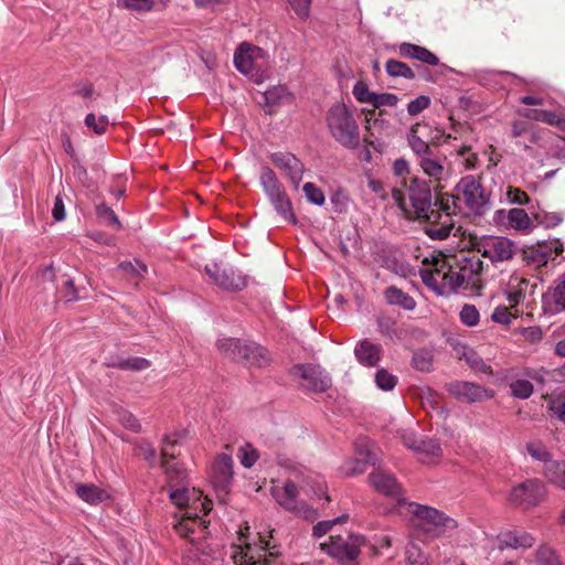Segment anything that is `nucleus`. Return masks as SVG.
Listing matches in <instances>:
<instances>
[{"label": "nucleus", "mask_w": 565, "mask_h": 565, "mask_svg": "<svg viewBox=\"0 0 565 565\" xmlns=\"http://www.w3.org/2000/svg\"><path fill=\"white\" fill-rule=\"evenodd\" d=\"M299 491H311L316 495H326V482L321 475L308 470L306 467L285 461V511L292 513L296 518L313 522L318 518L317 511L305 501L298 500Z\"/></svg>", "instance_id": "1"}, {"label": "nucleus", "mask_w": 565, "mask_h": 565, "mask_svg": "<svg viewBox=\"0 0 565 565\" xmlns=\"http://www.w3.org/2000/svg\"><path fill=\"white\" fill-rule=\"evenodd\" d=\"M392 199L408 218L427 220L434 223L437 217H443L431 209V189L423 179L414 178L411 180L408 202L405 194L397 189L392 190Z\"/></svg>", "instance_id": "2"}, {"label": "nucleus", "mask_w": 565, "mask_h": 565, "mask_svg": "<svg viewBox=\"0 0 565 565\" xmlns=\"http://www.w3.org/2000/svg\"><path fill=\"white\" fill-rule=\"evenodd\" d=\"M326 124L331 137L343 148L360 146V129L352 109L343 103H335L326 114Z\"/></svg>", "instance_id": "3"}, {"label": "nucleus", "mask_w": 565, "mask_h": 565, "mask_svg": "<svg viewBox=\"0 0 565 565\" xmlns=\"http://www.w3.org/2000/svg\"><path fill=\"white\" fill-rule=\"evenodd\" d=\"M398 504L401 509H405L414 515L415 526L431 537L447 535L458 525L456 520L435 508L401 500H398Z\"/></svg>", "instance_id": "4"}, {"label": "nucleus", "mask_w": 565, "mask_h": 565, "mask_svg": "<svg viewBox=\"0 0 565 565\" xmlns=\"http://www.w3.org/2000/svg\"><path fill=\"white\" fill-rule=\"evenodd\" d=\"M216 347L224 356L244 366L263 367L269 362L267 350L255 342L226 338L218 340Z\"/></svg>", "instance_id": "5"}, {"label": "nucleus", "mask_w": 565, "mask_h": 565, "mask_svg": "<svg viewBox=\"0 0 565 565\" xmlns=\"http://www.w3.org/2000/svg\"><path fill=\"white\" fill-rule=\"evenodd\" d=\"M455 290L478 291L483 287V262L477 255L460 253L451 259Z\"/></svg>", "instance_id": "6"}, {"label": "nucleus", "mask_w": 565, "mask_h": 565, "mask_svg": "<svg viewBox=\"0 0 565 565\" xmlns=\"http://www.w3.org/2000/svg\"><path fill=\"white\" fill-rule=\"evenodd\" d=\"M423 282L438 295L455 291L452 264L446 258H434L431 266L420 269Z\"/></svg>", "instance_id": "7"}, {"label": "nucleus", "mask_w": 565, "mask_h": 565, "mask_svg": "<svg viewBox=\"0 0 565 565\" xmlns=\"http://www.w3.org/2000/svg\"><path fill=\"white\" fill-rule=\"evenodd\" d=\"M547 497L546 484L539 478H531L515 484L508 497L511 504L523 510L532 509Z\"/></svg>", "instance_id": "8"}, {"label": "nucleus", "mask_w": 565, "mask_h": 565, "mask_svg": "<svg viewBox=\"0 0 565 565\" xmlns=\"http://www.w3.org/2000/svg\"><path fill=\"white\" fill-rule=\"evenodd\" d=\"M290 376L299 382L302 390L311 393H324L331 385L329 373L317 364H297L290 370Z\"/></svg>", "instance_id": "9"}, {"label": "nucleus", "mask_w": 565, "mask_h": 565, "mask_svg": "<svg viewBox=\"0 0 565 565\" xmlns=\"http://www.w3.org/2000/svg\"><path fill=\"white\" fill-rule=\"evenodd\" d=\"M473 248L491 263H503L512 259L518 245L504 236H482L473 243Z\"/></svg>", "instance_id": "10"}, {"label": "nucleus", "mask_w": 565, "mask_h": 565, "mask_svg": "<svg viewBox=\"0 0 565 565\" xmlns=\"http://www.w3.org/2000/svg\"><path fill=\"white\" fill-rule=\"evenodd\" d=\"M456 190L471 212L484 214L490 209L489 194L476 177L466 175L461 178L456 185Z\"/></svg>", "instance_id": "11"}, {"label": "nucleus", "mask_w": 565, "mask_h": 565, "mask_svg": "<svg viewBox=\"0 0 565 565\" xmlns=\"http://www.w3.org/2000/svg\"><path fill=\"white\" fill-rule=\"evenodd\" d=\"M416 161L423 173L429 178V182L435 184L436 190L446 188L447 183L452 178V171L447 163V158L437 153L435 150Z\"/></svg>", "instance_id": "12"}, {"label": "nucleus", "mask_w": 565, "mask_h": 565, "mask_svg": "<svg viewBox=\"0 0 565 565\" xmlns=\"http://www.w3.org/2000/svg\"><path fill=\"white\" fill-rule=\"evenodd\" d=\"M358 458L349 459L340 467L344 477H353L365 471L367 465H375L380 460L377 448L370 439L363 437L355 441Z\"/></svg>", "instance_id": "13"}, {"label": "nucleus", "mask_w": 565, "mask_h": 565, "mask_svg": "<svg viewBox=\"0 0 565 565\" xmlns=\"http://www.w3.org/2000/svg\"><path fill=\"white\" fill-rule=\"evenodd\" d=\"M205 271L216 286L227 291H239L247 285L246 276L236 273L231 267H223L217 263L206 265Z\"/></svg>", "instance_id": "14"}, {"label": "nucleus", "mask_w": 565, "mask_h": 565, "mask_svg": "<svg viewBox=\"0 0 565 565\" xmlns=\"http://www.w3.org/2000/svg\"><path fill=\"white\" fill-rule=\"evenodd\" d=\"M460 198L459 195L454 194H441L438 199L439 210L445 213L444 221H441L440 226H430L427 231L428 235L433 238L437 239H444L447 238L452 230V221L451 215L456 214L460 206H459Z\"/></svg>", "instance_id": "15"}, {"label": "nucleus", "mask_w": 565, "mask_h": 565, "mask_svg": "<svg viewBox=\"0 0 565 565\" xmlns=\"http://www.w3.org/2000/svg\"><path fill=\"white\" fill-rule=\"evenodd\" d=\"M403 444L416 452L420 461L433 463L443 455L440 445L429 438H417L414 433L405 431L402 436Z\"/></svg>", "instance_id": "16"}, {"label": "nucleus", "mask_w": 565, "mask_h": 565, "mask_svg": "<svg viewBox=\"0 0 565 565\" xmlns=\"http://www.w3.org/2000/svg\"><path fill=\"white\" fill-rule=\"evenodd\" d=\"M362 544L363 537L359 535H349L347 537L331 535L326 546L328 553L333 557L340 561H353L360 554Z\"/></svg>", "instance_id": "17"}, {"label": "nucleus", "mask_w": 565, "mask_h": 565, "mask_svg": "<svg viewBox=\"0 0 565 565\" xmlns=\"http://www.w3.org/2000/svg\"><path fill=\"white\" fill-rule=\"evenodd\" d=\"M262 53L263 51L259 47L249 43H242L234 54L235 67L242 74L255 77L260 68L258 60L262 57Z\"/></svg>", "instance_id": "18"}, {"label": "nucleus", "mask_w": 565, "mask_h": 565, "mask_svg": "<svg viewBox=\"0 0 565 565\" xmlns=\"http://www.w3.org/2000/svg\"><path fill=\"white\" fill-rule=\"evenodd\" d=\"M190 483L175 487L170 489V499L171 501L180 509L190 507L193 510H198L199 505L204 510L205 514L211 511V501H201V491L196 490L194 487L189 488Z\"/></svg>", "instance_id": "19"}, {"label": "nucleus", "mask_w": 565, "mask_h": 565, "mask_svg": "<svg viewBox=\"0 0 565 565\" xmlns=\"http://www.w3.org/2000/svg\"><path fill=\"white\" fill-rule=\"evenodd\" d=\"M259 182L277 213H282V184L276 172L268 166H263L259 172Z\"/></svg>", "instance_id": "20"}, {"label": "nucleus", "mask_w": 565, "mask_h": 565, "mask_svg": "<svg viewBox=\"0 0 565 565\" xmlns=\"http://www.w3.org/2000/svg\"><path fill=\"white\" fill-rule=\"evenodd\" d=\"M447 392L461 402L475 403L492 397V393L471 382L455 381L446 386Z\"/></svg>", "instance_id": "21"}, {"label": "nucleus", "mask_w": 565, "mask_h": 565, "mask_svg": "<svg viewBox=\"0 0 565 565\" xmlns=\"http://www.w3.org/2000/svg\"><path fill=\"white\" fill-rule=\"evenodd\" d=\"M233 478V460L228 455H218L212 466L211 480L214 487L225 491Z\"/></svg>", "instance_id": "22"}, {"label": "nucleus", "mask_w": 565, "mask_h": 565, "mask_svg": "<svg viewBox=\"0 0 565 565\" xmlns=\"http://www.w3.org/2000/svg\"><path fill=\"white\" fill-rule=\"evenodd\" d=\"M354 356L361 365L375 367L382 360L383 348L369 339H363L355 344Z\"/></svg>", "instance_id": "23"}, {"label": "nucleus", "mask_w": 565, "mask_h": 565, "mask_svg": "<svg viewBox=\"0 0 565 565\" xmlns=\"http://www.w3.org/2000/svg\"><path fill=\"white\" fill-rule=\"evenodd\" d=\"M369 480L371 486L377 492L387 497L398 498L402 489L392 473L382 469H376L370 473Z\"/></svg>", "instance_id": "24"}, {"label": "nucleus", "mask_w": 565, "mask_h": 565, "mask_svg": "<svg viewBox=\"0 0 565 565\" xmlns=\"http://www.w3.org/2000/svg\"><path fill=\"white\" fill-rule=\"evenodd\" d=\"M498 547L504 548H519V547H531L534 543V539L531 534L524 531L507 530L502 531L497 536Z\"/></svg>", "instance_id": "25"}, {"label": "nucleus", "mask_w": 565, "mask_h": 565, "mask_svg": "<svg viewBox=\"0 0 565 565\" xmlns=\"http://www.w3.org/2000/svg\"><path fill=\"white\" fill-rule=\"evenodd\" d=\"M398 54L405 58L417 60L424 64L436 66L439 58L429 50L413 43L404 42L398 45Z\"/></svg>", "instance_id": "26"}, {"label": "nucleus", "mask_w": 565, "mask_h": 565, "mask_svg": "<svg viewBox=\"0 0 565 565\" xmlns=\"http://www.w3.org/2000/svg\"><path fill=\"white\" fill-rule=\"evenodd\" d=\"M540 472L547 483L565 491V459L554 458Z\"/></svg>", "instance_id": "27"}, {"label": "nucleus", "mask_w": 565, "mask_h": 565, "mask_svg": "<svg viewBox=\"0 0 565 565\" xmlns=\"http://www.w3.org/2000/svg\"><path fill=\"white\" fill-rule=\"evenodd\" d=\"M545 301L554 312L565 310V274L554 281L545 295Z\"/></svg>", "instance_id": "28"}, {"label": "nucleus", "mask_w": 565, "mask_h": 565, "mask_svg": "<svg viewBox=\"0 0 565 565\" xmlns=\"http://www.w3.org/2000/svg\"><path fill=\"white\" fill-rule=\"evenodd\" d=\"M74 489L78 498L89 504H98L109 499L106 490L93 483H75Z\"/></svg>", "instance_id": "29"}, {"label": "nucleus", "mask_w": 565, "mask_h": 565, "mask_svg": "<svg viewBox=\"0 0 565 565\" xmlns=\"http://www.w3.org/2000/svg\"><path fill=\"white\" fill-rule=\"evenodd\" d=\"M529 280L524 277L512 276L508 282L505 295L511 307L521 303L526 295Z\"/></svg>", "instance_id": "30"}, {"label": "nucleus", "mask_w": 565, "mask_h": 565, "mask_svg": "<svg viewBox=\"0 0 565 565\" xmlns=\"http://www.w3.org/2000/svg\"><path fill=\"white\" fill-rule=\"evenodd\" d=\"M117 270L120 271L126 279L138 287L139 281L147 275L148 267L139 259H134V262L126 260L120 263L117 266Z\"/></svg>", "instance_id": "31"}, {"label": "nucleus", "mask_w": 565, "mask_h": 565, "mask_svg": "<svg viewBox=\"0 0 565 565\" xmlns=\"http://www.w3.org/2000/svg\"><path fill=\"white\" fill-rule=\"evenodd\" d=\"M526 454L540 465V470L550 463L554 456L548 447L541 440H531L525 445Z\"/></svg>", "instance_id": "32"}, {"label": "nucleus", "mask_w": 565, "mask_h": 565, "mask_svg": "<svg viewBox=\"0 0 565 565\" xmlns=\"http://www.w3.org/2000/svg\"><path fill=\"white\" fill-rule=\"evenodd\" d=\"M384 298L388 305L399 306L405 310H414L416 307L414 298L395 286L385 289Z\"/></svg>", "instance_id": "33"}, {"label": "nucleus", "mask_w": 565, "mask_h": 565, "mask_svg": "<svg viewBox=\"0 0 565 565\" xmlns=\"http://www.w3.org/2000/svg\"><path fill=\"white\" fill-rule=\"evenodd\" d=\"M352 204H353V200L345 190L338 188L331 192V194H330L331 212L337 213V214H345L349 212Z\"/></svg>", "instance_id": "34"}, {"label": "nucleus", "mask_w": 565, "mask_h": 565, "mask_svg": "<svg viewBox=\"0 0 565 565\" xmlns=\"http://www.w3.org/2000/svg\"><path fill=\"white\" fill-rule=\"evenodd\" d=\"M162 468L167 475L170 489L189 483L186 471L181 463H163Z\"/></svg>", "instance_id": "35"}, {"label": "nucleus", "mask_w": 565, "mask_h": 565, "mask_svg": "<svg viewBox=\"0 0 565 565\" xmlns=\"http://www.w3.org/2000/svg\"><path fill=\"white\" fill-rule=\"evenodd\" d=\"M508 224L515 231L529 232L532 227V222L529 214L523 209H511L508 212Z\"/></svg>", "instance_id": "36"}, {"label": "nucleus", "mask_w": 565, "mask_h": 565, "mask_svg": "<svg viewBox=\"0 0 565 565\" xmlns=\"http://www.w3.org/2000/svg\"><path fill=\"white\" fill-rule=\"evenodd\" d=\"M303 164L291 153H285V175H288L295 188L302 179Z\"/></svg>", "instance_id": "37"}, {"label": "nucleus", "mask_w": 565, "mask_h": 565, "mask_svg": "<svg viewBox=\"0 0 565 565\" xmlns=\"http://www.w3.org/2000/svg\"><path fill=\"white\" fill-rule=\"evenodd\" d=\"M552 257V253L544 248H529L524 250V262L533 268L545 266Z\"/></svg>", "instance_id": "38"}, {"label": "nucleus", "mask_w": 565, "mask_h": 565, "mask_svg": "<svg viewBox=\"0 0 565 565\" xmlns=\"http://www.w3.org/2000/svg\"><path fill=\"white\" fill-rule=\"evenodd\" d=\"M418 127L419 124L414 125L407 135L408 145L416 154V160L434 150L426 141L417 136Z\"/></svg>", "instance_id": "39"}, {"label": "nucleus", "mask_w": 565, "mask_h": 565, "mask_svg": "<svg viewBox=\"0 0 565 565\" xmlns=\"http://www.w3.org/2000/svg\"><path fill=\"white\" fill-rule=\"evenodd\" d=\"M379 332L390 339H401L402 332L397 328V322L388 316H381L376 320Z\"/></svg>", "instance_id": "40"}, {"label": "nucleus", "mask_w": 565, "mask_h": 565, "mask_svg": "<svg viewBox=\"0 0 565 565\" xmlns=\"http://www.w3.org/2000/svg\"><path fill=\"white\" fill-rule=\"evenodd\" d=\"M385 70L393 77L415 78L414 71L407 64L397 60H388L385 64Z\"/></svg>", "instance_id": "41"}, {"label": "nucleus", "mask_w": 565, "mask_h": 565, "mask_svg": "<svg viewBox=\"0 0 565 565\" xmlns=\"http://www.w3.org/2000/svg\"><path fill=\"white\" fill-rule=\"evenodd\" d=\"M96 215L98 218H100L105 225L110 226L115 230L121 228V223L116 215V213L113 211L111 207H109L105 203H99L96 205Z\"/></svg>", "instance_id": "42"}, {"label": "nucleus", "mask_w": 565, "mask_h": 565, "mask_svg": "<svg viewBox=\"0 0 565 565\" xmlns=\"http://www.w3.org/2000/svg\"><path fill=\"white\" fill-rule=\"evenodd\" d=\"M198 518L199 515L196 512L192 513L186 511L184 516L174 525L177 533L184 539H189L190 535L194 532V526L192 523H194Z\"/></svg>", "instance_id": "43"}, {"label": "nucleus", "mask_w": 565, "mask_h": 565, "mask_svg": "<svg viewBox=\"0 0 565 565\" xmlns=\"http://www.w3.org/2000/svg\"><path fill=\"white\" fill-rule=\"evenodd\" d=\"M459 319L467 327H476L480 321L479 310L475 305L465 303L459 311Z\"/></svg>", "instance_id": "44"}, {"label": "nucleus", "mask_w": 565, "mask_h": 565, "mask_svg": "<svg viewBox=\"0 0 565 565\" xmlns=\"http://www.w3.org/2000/svg\"><path fill=\"white\" fill-rule=\"evenodd\" d=\"M523 116L527 119L542 121L554 126L557 122L558 115L551 110H542V109H527L523 113Z\"/></svg>", "instance_id": "45"}, {"label": "nucleus", "mask_w": 565, "mask_h": 565, "mask_svg": "<svg viewBox=\"0 0 565 565\" xmlns=\"http://www.w3.org/2000/svg\"><path fill=\"white\" fill-rule=\"evenodd\" d=\"M149 361L143 358H131V359H122L116 363H108V366L118 367L121 370H134L141 371L149 366Z\"/></svg>", "instance_id": "46"}, {"label": "nucleus", "mask_w": 565, "mask_h": 565, "mask_svg": "<svg viewBox=\"0 0 565 565\" xmlns=\"http://www.w3.org/2000/svg\"><path fill=\"white\" fill-rule=\"evenodd\" d=\"M375 383L380 390L392 391L397 384V377L385 369L375 373Z\"/></svg>", "instance_id": "47"}, {"label": "nucleus", "mask_w": 565, "mask_h": 565, "mask_svg": "<svg viewBox=\"0 0 565 565\" xmlns=\"http://www.w3.org/2000/svg\"><path fill=\"white\" fill-rule=\"evenodd\" d=\"M535 562L537 565H562L557 555L548 546H541L535 552Z\"/></svg>", "instance_id": "48"}, {"label": "nucleus", "mask_w": 565, "mask_h": 565, "mask_svg": "<svg viewBox=\"0 0 565 565\" xmlns=\"http://www.w3.org/2000/svg\"><path fill=\"white\" fill-rule=\"evenodd\" d=\"M406 565H427V557L418 545L411 543L406 547Z\"/></svg>", "instance_id": "49"}, {"label": "nucleus", "mask_w": 565, "mask_h": 565, "mask_svg": "<svg viewBox=\"0 0 565 565\" xmlns=\"http://www.w3.org/2000/svg\"><path fill=\"white\" fill-rule=\"evenodd\" d=\"M302 190H303L306 199L310 203L319 205V206L324 204V202H326L324 193L316 184H313L311 182H307L303 185Z\"/></svg>", "instance_id": "50"}, {"label": "nucleus", "mask_w": 565, "mask_h": 565, "mask_svg": "<svg viewBox=\"0 0 565 565\" xmlns=\"http://www.w3.org/2000/svg\"><path fill=\"white\" fill-rule=\"evenodd\" d=\"M352 94L358 102L370 105H372L375 95L374 92L370 90L367 84L362 81L353 86Z\"/></svg>", "instance_id": "51"}, {"label": "nucleus", "mask_w": 565, "mask_h": 565, "mask_svg": "<svg viewBox=\"0 0 565 565\" xmlns=\"http://www.w3.org/2000/svg\"><path fill=\"white\" fill-rule=\"evenodd\" d=\"M85 125L93 129L97 135H104L109 125L108 117L106 115L100 116L98 119L90 113L85 117Z\"/></svg>", "instance_id": "52"}, {"label": "nucleus", "mask_w": 565, "mask_h": 565, "mask_svg": "<svg viewBox=\"0 0 565 565\" xmlns=\"http://www.w3.org/2000/svg\"><path fill=\"white\" fill-rule=\"evenodd\" d=\"M274 532L270 531V535L268 539L260 537L263 543L265 544L266 550H268V556L263 561L262 565H277L276 559H273L274 556H279V546L274 541Z\"/></svg>", "instance_id": "53"}, {"label": "nucleus", "mask_w": 565, "mask_h": 565, "mask_svg": "<svg viewBox=\"0 0 565 565\" xmlns=\"http://www.w3.org/2000/svg\"><path fill=\"white\" fill-rule=\"evenodd\" d=\"M511 392L515 397L527 398L533 392V385L527 380H516L511 383Z\"/></svg>", "instance_id": "54"}, {"label": "nucleus", "mask_w": 565, "mask_h": 565, "mask_svg": "<svg viewBox=\"0 0 565 565\" xmlns=\"http://www.w3.org/2000/svg\"><path fill=\"white\" fill-rule=\"evenodd\" d=\"M505 200L511 204L524 205L529 203L530 198L521 189L509 185L505 190Z\"/></svg>", "instance_id": "55"}, {"label": "nucleus", "mask_w": 565, "mask_h": 565, "mask_svg": "<svg viewBox=\"0 0 565 565\" xmlns=\"http://www.w3.org/2000/svg\"><path fill=\"white\" fill-rule=\"evenodd\" d=\"M548 411L552 417L565 425V396H558L548 402Z\"/></svg>", "instance_id": "56"}, {"label": "nucleus", "mask_w": 565, "mask_h": 565, "mask_svg": "<svg viewBox=\"0 0 565 565\" xmlns=\"http://www.w3.org/2000/svg\"><path fill=\"white\" fill-rule=\"evenodd\" d=\"M117 414L118 420L125 428L134 433H139L141 430V425L134 414L125 409L119 411Z\"/></svg>", "instance_id": "57"}, {"label": "nucleus", "mask_w": 565, "mask_h": 565, "mask_svg": "<svg viewBox=\"0 0 565 565\" xmlns=\"http://www.w3.org/2000/svg\"><path fill=\"white\" fill-rule=\"evenodd\" d=\"M177 444L178 441L175 439L172 440L170 436H164L163 445L161 448L162 466L163 463H170V460L178 457V454L174 451Z\"/></svg>", "instance_id": "58"}, {"label": "nucleus", "mask_w": 565, "mask_h": 565, "mask_svg": "<svg viewBox=\"0 0 565 565\" xmlns=\"http://www.w3.org/2000/svg\"><path fill=\"white\" fill-rule=\"evenodd\" d=\"M119 4L128 10L138 12L149 11L154 4V0H118Z\"/></svg>", "instance_id": "59"}, {"label": "nucleus", "mask_w": 565, "mask_h": 565, "mask_svg": "<svg viewBox=\"0 0 565 565\" xmlns=\"http://www.w3.org/2000/svg\"><path fill=\"white\" fill-rule=\"evenodd\" d=\"M430 105V98L426 95H420L408 103L407 111L411 116H416L423 110L427 109Z\"/></svg>", "instance_id": "60"}, {"label": "nucleus", "mask_w": 565, "mask_h": 565, "mask_svg": "<svg viewBox=\"0 0 565 565\" xmlns=\"http://www.w3.org/2000/svg\"><path fill=\"white\" fill-rule=\"evenodd\" d=\"M458 156L462 158V163L466 170H475L478 164V156L472 152L470 147L465 146L457 151Z\"/></svg>", "instance_id": "61"}, {"label": "nucleus", "mask_w": 565, "mask_h": 565, "mask_svg": "<svg viewBox=\"0 0 565 565\" xmlns=\"http://www.w3.org/2000/svg\"><path fill=\"white\" fill-rule=\"evenodd\" d=\"M398 100L399 99H398L397 95H395V94H392V93L377 94V93H375L372 106L374 108H381L384 106L394 107L397 105Z\"/></svg>", "instance_id": "62"}, {"label": "nucleus", "mask_w": 565, "mask_h": 565, "mask_svg": "<svg viewBox=\"0 0 565 565\" xmlns=\"http://www.w3.org/2000/svg\"><path fill=\"white\" fill-rule=\"evenodd\" d=\"M135 454L149 462H153L156 458V449L148 441L139 443L135 448Z\"/></svg>", "instance_id": "63"}, {"label": "nucleus", "mask_w": 565, "mask_h": 565, "mask_svg": "<svg viewBox=\"0 0 565 565\" xmlns=\"http://www.w3.org/2000/svg\"><path fill=\"white\" fill-rule=\"evenodd\" d=\"M291 8L300 19L309 17L311 0H288Z\"/></svg>", "instance_id": "64"}]
</instances>
